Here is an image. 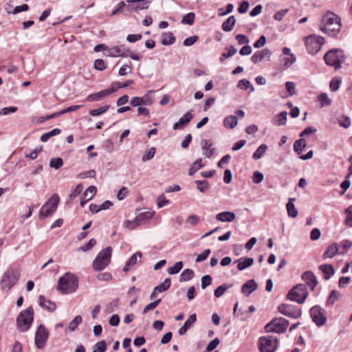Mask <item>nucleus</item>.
<instances>
[{
    "label": "nucleus",
    "mask_w": 352,
    "mask_h": 352,
    "mask_svg": "<svg viewBox=\"0 0 352 352\" xmlns=\"http://www.w3.org/2000/svg\"><path fill=\"white\" fill-rule=\"evenodd\" d=\"M340 18L331 12H327L322 18L320 30L330 36H334L340 32Z\"/></svg>",
    "instance_id": "f257e3e1"
},
{
    "label": "nucleus",
    "mask_w": 352,
    "mask_h": 352,
    "mask_svg": "<svg viewBox=\"0 0 352 352\" xmlns=\"http://www.w3.org/2000/svg\"><path fill=\"white\" fill-rule=\"evenodd\" d=\"M78 286V277L72 273H66L58 279L57 289L63 294H70L74 292Z\"/></svg>",
    "instance_id": "f03ea898"
},
{
    "label": "nucleus",
    "mask_w": 352,
    "mask_h": 352,
    "mask_svg": "<svg viewBox=\"0 0 352 352\" xmlns=\"http://www.w3.org/2000/svg\"><path fill=\"white\" fill-rule=\"evenodd\" d=\"M324 59L327 65L338 69L345 60L344 52L341 50L333 49L327 52L324 56Z\"/></svg>",
    "instance_id": "7ed1b4c3"
},
{
    "label": "nucleus",
    "mask_w": 352,
    "mask_h": 352,
    "mask_svg": "<svg viewBox=\"0 0 352 352\" xmlns=\"http://www.w3.org/2000/svg\"><path fill=\"white\" fill-rule=\"evenodd\" d=\"M34 319V309L32 307L22 311L16 318V325L21 331H28Z\"/></svg>",
    "instance_id": "20e7f679"
},
{
    "label": "nucleus",
    "mask_w": 352,
    "mask_h": 352,
    "mask_svg": "<svg viewBox=\"0 0 352 352\" xmlns=\"http://www.w3.org/2000/svg\"><path fill=\"white\" fill-rule=\"evenodd\" d=\"M112 249L107 247L101 250L93 261V268L96 271L103 270L110 263Z\"/></svg>",
    "instance_id": "39448f33"
},
{
    "label": "nucleus",
    "mask_w": 352,
    "mask_h": 352,
    "mask_svg": "<svg viewBox=\"0 0 352 352\" xmlns=\"http://www.w3.org/2000/svg\"><path fill=\"white\" fill-rule=\"evenodd\" d=\"M60 198L57 194H54L41 207L39 212V219H43L52 215L57 209Z\"/></svg>",
    "instance_id": "423d86ee"
},
{
    "label": "nucleus",
    "mask_w": 352,
    "mask_h": 352,
    "mask_svg": "<svg viewBox=\"0 0 352 352\" xmlns=\"http://www.w3.org/2000/svg\"><path fill=\"white\" fill-rule=\"evenodd\" d=\"M308 296L307 287L305 284H298L287 294V298L292 301L302 304Z\"/></svg>",
    "instance_id": "0eeeda50"
},
{
    "label": "nucleus",
    "mask_w": 352,
    "mask_h": 352,
    "mask_svg": "<svg viewBox=\"0 0 352 352\" xmlns=\"http://www.w3.org/2000/svg\"><path fill=\"white\" fill-rule=\"evenodd\" d=\"M324 43L323 37L317 35H311L306 38L305 46L309 54H316L318 53Z\"/></svg>",
    "instance_id": "6e6552de"
},
{
    "label": "nucleus",
    "mask_w": 352,
    "mask_h": 352,
    "mask_svg": "<svg viewBox=\"0 0 352 352\" xmlns=\"http://www.w3.org/2000/svg\"><path fill=\"white\" fill-rule=\"evenodd\" d=\"M288 325V320L283 318H278L266 324L265 329L267 332L282 333L286 331Z\"/></svg>",
    "instance_id": "1a4fd4ad"
},
{
    "label": "nucleus",
    "mask_w": 352,
    "mask_h": 352,
    "mask_svg": "<svg viewBox=\"0 0 352 352\" xmlns=\"http://www.w3.org/2000/svg\"><path fill=\"white\" fill-rule=\"evenodd\" d=\"M20 276L19 272L16 270H8L3 276L1 281V285L3 289H10L19 280Z\"/></svg>",
    "instance_id": "9d476101"
},
{
    "label": "nucleus",
    "mask_w": 352,
    "mask_h": 352,
    "mask_svg": "<svg viewBox=\"0 0 352 352\" xmlns=\"http://www.w3.org/2000/svg\"><path fill=\"white\" fill-rule=\"evenodd\" d=\"M153 214L154 212L150 210L140 212L137 214L136 217L133 221L126 220L125 225L129 229L133 230L143 222L151 219Z\"/></svg>",
    "instance_id": "9b49d317"
},
{
    "label": "nucleus",
    "mask_w": 352,
    "mask_h": 352,
    "mask_svg": "<svg viewBox=\"0 0 352 352\" xmlns=\"http://www.w3.org/2000/svg\"><path fill=\"white\" fill-rule=\"evenodd\" d=\"M276 338L271 336L261 337L259 339V349L261 352H274L277 347Z\"/></svg>",
    "instance_id": "f8f14e48"
},
{
    "label": "nucleus",
    "mask_w": 352,
    "mask_h": 352,
    "mask_svg": "<svg viewBox=\"0 0 352 352\" xmlns=\"http://www.w3.org/2000/svg\"><path fill=\"white\" fill-rule=\"evenodd\" d=\"M48 337L49 332L47 329L43 324H40L35 333L34 340L36 348L38 349L44 348Z\"/></svg>",
    "instance_id": "ddd939ff"
},
{
    "label": "nucleus",
    "mask_w": 352,
    "mask_h": 352,
    "mask_svg": "<svg viewBox=\"0 0 352 352\" xmlns=\"http://www.w3.org/2000/svg\"><path fill=\"white\" fill-rule=\"evenodd\" d=\"M325 314V311L318 305H315L310 309L311 317L317 326L324 324L327 320Z\"/></svg>",
    "instance_id": "4468645a"
},
{
    "label": "nucleus",
    "mask_w": 352,
    "mask_h": 352,
    "mask_svg": "<svg viewBox=\"0 0 352 352\" xmlns=\"http://www.w3.org/2000/svg\"><path fill=\"white\" fill-rule=\"evenodd\" d=\"M126 3H128L126 10L129 12H138L147 9L151 4L148 0H126Z\"/></svg>",
    "instance_id": "2eb2a0df"
},
{
    "label": "nucleus",
    "mask_w": 352,
    "mask_h": 352,
    "mask_svg": "<svg viewBox=\"0 0 352 352\" xmlns=\"http://www.w3.org/2000/svg\"><path fill=\"white\" fill-rule=\"evenodd\" d=\"M278 311L286 316L298 318L301 315V311L292 305L282 304L278 307Z\"/></svg>",
    "instance_id": "dca6fc26"
},
{
    "label": "nucleus",
    "mask_w": 352,
    "mask_h": 352,
    "mask_svg": "<svg viewBox=\"0 0 352 352\" xmlns=\"http://www.w3.org/2000/svg\"><path fill=\"white\" fill-rule=\"evenodd\" d=\"M272 56V52L267 48H264L261 51H258L252 56V61L256 64L261 61H269Z\"/></svg>",
    "instance_id": "f3484780"
},
{
    "label": "nucleus",
    "mask_w": 352,
    "mask_h": 352,
    "mask_svg": "<svg viewBox=\"0 0 352 352\" xmlns=\"http://www.w3.org/2000/svg\"><path fill=\"white\" fill-rule=\"evenodd\" d=\"M129 50L124 45L115 46L109 50L107 56L110 57H128Z\"/></svg>",
    "instance_id": "a211bd4d"
},
{
    "label": "nucleus",
    "mask_w": 352,
    "mask_h": 352,
    "mask_svg": "<svg viewBox=\"0 0 352 352\" xmlns=\"http://www.w3.org/2000/svg\"><path fill=\"white\" fill-rule=\"evenodd\" d=\"M283 54L285 56L282 59L283 67L284 69H287L296 62V57L294 54L291 53V50L287 47H283Z\"/></svg>",
    "instance_id": "6ab92c4d"
},
{
    "label": "nucleus",
    "mask_w": 352,
    "mask_h": 352,
    "mask_svg": "<svg viewBox=\"0 0 352 352\" xmlns=\"http://www.w3.org/2000/svg\"><path fill=\"white\" fill-rule=\"evenodd\" d=\"M116 91L115 88H109L107 89L102 90L98 93L91 94L89 95L86 101L94 102V101H99L102 100L103 98L108 96Z\"/></svg>",
    "instance_id": "aec40b11"
},
{
    "label": "nucleus",
    "mask_w": 352,
    "mask_h": 352,
    "mask_svg": "<svg viewBox=\"0 0 352 352\" xmlns=\"http://www.w3.org/2000/svg\"><path fill=\"white\" fill-rule=\"evenodd\" d=\"M302 280L306 283V287L308 286L311 290H314L318 285V280L311 271H307L302 275Z\"/></svg>",
    "instance_id": "412c9836"
},
{
    "label": "nucleus",
    "mask_w": 352,
    "mask_h": 352,
    "mask_svg": "<svg viewBox=\"0 0 352 352\" xmlns=\"http://www.w3.org/2000/svg\"><path fill=\"white\" fill-rule=\"evenodd\" d=\"M193 116L191 113L190 111L187 112L185 113L182 118H179V121L175 122L173 126V129L174 130H178L182 129L184 128L186 125H187L190 120L192 119Z\"/></svg>",
    "instance_id": "4be33fe9"
},
{
    "label": "nucleus",
    "mask_w": 352,
    "mask_h": 352,
    "mask_svg": "<svg viewBox=\"0 0 352 352\" xmlns=\"http://www.w3.org/2000/svg\"><path fill=\"white\" fill-rule=\"evenodd\" d=\"M197 316L195 314H191L186 321L184 322V325L179 328L178 331V333L180 336L184 335L188 329H190L193 324L196 322Z\"/></svg>",
    "instance_id": "5701e85b"
},
{
    "label": "nucleus",
    "mask_w": 352,
    "mask_h": 352,
    "mask_svg": "<svg viewBox=\"0 0 352 352\" xmlns=\"http://www.w3.org/2000/svg\"><path fill=\"white\" fill-rule=\"evenodd\" d=\"M142 253L140 252H135L130 258L126 261L123 271L128 272L133 266H134L138 261H140L142 258Z\"/></svg>",
    "instance_id": "b1692460"
},
{
    "label": "nucleus",
    "mask_w": 352,
    "mask_h": 352,
    "mask_svg": "<svg viewBox=\"0 0 352 352\" xmlns=\"http://www.w3.org/2000/svg\"><path fill=\"white\" fill-rule=\"evenodd\" d=\"M39 305L49 311H55L56 306L55 302L46 299L43 296H39Z\"/></svg>",
    "instance_id": "393cba45"
},
{
    "label": "nucleus",
    "mask_w": 352,
    "mask_h": 352,
    "mask_svg": "<svg viewBox=\"0 0 352 352\" xmlns=\"http://www.w3.org/2000/svg\"><path fill=\"white\" fill-rule=\"evenodd\" d=\"M216 219L222 222H231L235 219V214L232 212L226 211L217 214Z\"/></svg>",
    "instance_id": "a878e982"
},
{
    "label": "nucleus",
    "mask_w": 352,
    "mask_h": 352,
    "mask_svg": "<svg viewBox=\"0 0 352 352\" xmlns=\"http://www.w3.org/2000/svg\"><path fill=\"white\" fill-rule=\"evenodd\" d=\"M295 200V198H289L287 204H286L288 216L292 218H296L298 214V210L294 204Z\"/></svg>",
    "instance_id": "bb28decb"
},
{
    "label": "nucleus",
    "mask_w": 352,
    "mask_h": 352,
    "mask_svg": "<svg viewBox=\"0 0 352 352\" xmlns=\"http://www.w3.org/2000/svg\"><path fill=\"white\" fill-rule=\"evenodd\" d=\"M338 252V248L337 243H332L328 247L327 250L323 254L324 258H331L334 257Z\"/></svg>",
    "instance_id": "cd10ccee"
},
{
    "label": "nucleus",
    "mask_w": 352,
    "mask_h": 352,
    "mask_svg": "<svg viewBox=\"0 0 352 352\" xmlns=\"http://www.w3.org/2000/svg\"><path fill=\"white\" fill-rule=\"evenodd\" d=\"M130 104L132 107H140L141 105H147L149 104V102L145 96L144 97H133L131 99Z\"/></svg>",
    "instance_id": "c85d7f7f"
},
{
    "label": "nucleus",
    "mask_w": 352,
    "mask_h": 352,
    "mask_svg": "<svg viewBox=\"0 0 352 352\" xmlns=\"http://www.w3.org/2000/svg\"><path fill=\"white\" fill-rule=\"evenodd\" d=\"M319 269L321 270V272L324 274V278L329 279L331 277V276L333 275L335 270L331 265H321L319 267Z\"/></svg>",
    "instance_id": "c756f323"
},
{
    "label": "nucleus",
    "mask_w": 352,
    "mask_h": 352,
    "mask_svg": "<svg viewBox=\"0 0 352 352\" xmlns=\"http://www.w3.org/2000/svg\"><path fill=\"white\" fill-rule=\"evenodd\" d=\"M162 37L161 43L163 45H170L175 41V37L171 32H164Z\"/></svg>",
    "instance_id": "7c9ffc66"
},
{
    "label": "nucleus",
    "mask_w": 352,
    "mask_h": 352,
    "mask_svg": "<svg viewBox=\"0 0 352 352\" xmlns=\"http://www.w3.org/2000/svg\"><path fill=\"white\" fill-rule=\"evenodd\" d=\"M287 113L282 111L274 118V123L277 126L285 125L287 122Z\"/></svg>",
    "instance_id": "2f4dec72"
},
{
    "label": "nucleus",
    "mask_w": 352,
    "mask_h": 352,
    "mask_svg": "<svg viewBox=\"0 0 352 352\" xmlns=\"http://www.w3.org/2000/svg\"><path fill=\"white\" fill-rule=\"evenodd\" d=\"M236 20L234 16H229L222 24V29L226 32H230L232 30Z\"/></svg>",
    "instance_id": "473e14b6"
},
{
    "label": "nucleus",
    "mask_w": 352,
    "mask_h": 352,
    "mask_svg": "<svg viewBox=\"0 0 352 352\" xmlns=\"http://www.w3.org/2000/svg\"><path fill=\"white\" fill-rule=\"evenodd\" d=\"M212 144L208 140L202 141V149L204 151V155L207 157H210L214 153V148H210Z\"/></svg>",
    "instance_id": "72a5a7b5"
},
{
    "label": "nucleus",
    "mask_w": 352,
    "mask_h": 352,
    "mask_svg": "<svg viewBox=\"0 0 352 352\" xmlns=\"http://www.w3.org/2000/svg\"><path fill=\"white\" fill-rule=\"evenodd\" d=\"M344 223L346 226L352 228V205L344 209Z\"/></svg>",
    "instance_id": "f704fd0d"
},
{
    "label": "nucleus",
    "mask_w": 352,
    "mask_h": 352,
    "mask_svg": "<svg viewBox=\"0 0 352 352\" xmlns=\"http://www.w3.org/2000/svg\"><path fill=\"white\" fill-rule=\"evenodd\" d=\"M194 272L190 269L184 270L180 274L179 281L186 282L191 280L193 278Z\"/></svg>",
    "instance_id": "c9c22d12"
},
{
    "label": "nucleus",
    "mask_w": 352,
    "mask_h": 352,
    "mask_svg": "<svg viewBox=\"0 0 352 352\" xmlns=\"http://www.w3.org/2000/svg\"><path fill=\"white\" fill-rule=\"evenodd\" d=\"M223 124L226 128L233 129L237 124V119L233 116L226 117L223 120Z\"/></svg>",
    "instance_id": "e433bc0d"
},
{
    "label": "nucleus",
    "mask_w": 352,
    "mask_h": 352,
    "mask_svg": "<svg viewBox=\"0 0 352 352\" xmlns=\"http://www.w3.org/2000/svg\"><path fill=\"white\" fill-rule=\"evenodd\" d=\"M305 146H306L305 140L300 138V139L295 141V142L294 144V150L298 154H300V153H301L302 150L305 148Z\"/></svg>",
    "instance_id": "4c0bfd02"
},
{
    "label": "nucleus",
    "mask_w": 352,
    "mask_h": 352,
    "mask_svg": "<svg viewBox=\"0 0 352 352\" xmlns=\"http://www.w3.org/2000/svg\"><path fill=\"white\" fill-rule=\"evenodd\" d=\"M204 166V164L202 163V159L199 158L191 166L189 169V175H193L199 168Z\"/></svg>",
    "instance_id": "58836bf2"
},
{
    "label": "nucleus",
    "mask_w": 352,
    "mask_h": 352,
    "mask_svg": "<svg viewBox=\"0 0 352 352\" xmlns=\"http://www.w3.org/2000/svg\"><path fill=\"white\" fill-rule=\"evenodd\" d=\"M170 283L171 279L170 278H166L162 283L155 287V291H158V293H162L168 290L170 287Z\"/></svg>",
    "instance_id": "ea45409f"
},
{
    "label": "nucleus",
    "mask_w": 352,
    "mask_h": 352,
    "mask_svg": "<svg viewBox=\"0 0 352 352\" xmlns=\"http://www.w3.org/2000/svg\"><path fill=\"white\" fill-rule=\"evenodd\" d=\"M60 132H61L60 129H54L47 133H43L41 136V141L43 142H47L51 137L58 135L60 133Z\"/></svg>",
    "instance_id": "a19ab883"
},
{
    "label": "nucleus",
    "mask_w": 352,
    "mask_h": 352,
    "mask_svg": "<svg viewBox=\"0 0 352 352\" xmlns=\"http://www.w3.org/2000/svg\"><path fill=\"white\" fill-rule=\"evenodd\" d=\"M96 191H97L96 187H95L94 186H90L84 192L82 196L85 199H87V201H89L94 197V195L96 193Z\"/></svg>",
    "instance_id": "79ce46f5"
},
{
    "label": "nucleus",
    "mask_w": 352,
    "mask_h": 352,
    "mask_svg": "<svg viewBox=\"0 0 352 352\" xmlns=\"http://www.w3.org/2000/svg\"><path fill=\"white\" fill-rule=\"evenodd\" d=\"M267 149V146L265 144H261L254 152L253 158L254 160H258L265 153Z\"/></svg>",
    "instance_id": "37998d69"
},
{
    "label": "nucleus",
    "mask_w": 352,
    "mask_h": 352,
    "mask_svg": "<svg viewBox=\"0 0 352 352\" xmlns=\"http://www.w3.org/2000/svg\"><path fill=\"white\" fill-rule=\"evenodd\" d=\"M258 287L257 283L254 280L252 279L247 281L245 284H243V290H248V294H251L252 292L255 291Z\"/></svg>",
    "instance_id": "c03bdc74"
},
{
    "label": "nucleus",
    "mask_w": 352,
    "mask_h": 352,
    "mask_svg": "<svg viewBox=\"0 0 352 352\" xmlns=\"http://www.w3.org/2000/svg\"><path fill=\"white\" fill-rule=\"evenodd\" d=\"M227 50H228L227 52H224L221 54V56L219 58L221 62H223L226 58L234 56L237 52L236 49L235 47H234L233 46L229 47L227 49Z\"/></svg>",
    "instance_id": "a18cd8bd"
},
{
    "label": "nucleus",
    "mask_w": 352,
    "mask_h": 352,
    "mask_svg": "<svg viewBox=\"0 0 352 352\" xmlns=\"http://www.w3.org/2000/svg\"><path fill=\"white\" fill-rule=\"evenodd\" d=\"M133 83V80H127L125 82H114L111 85L109 88H115L116 91L118 89L125 88Z\"/></svg>",
    "instance_id": "49530a36"
},
{
    "label": "nucleus",
    "mask_w": 352,
    "mask_h": 352,
    "mask_svg": "<svg viewBox=\"0 0 352 352\" xmlns=\"http://www.w3.org/2000/svg\"><path fill=\"white\" fill-rule=\"evenodd\" d=\"M110 107V105H104L96 109L89 111V114L92 116H98L107 112Z\"/></svg>",
    "instance_id": "de8ad7c7"
},
{
    "label": "nucleus",
    "mask_w": 352,
    "mask_h": 352,
    "mask_svg": "<svg viewBox=\"0 0 352 352\" xmlns=\"http://www.w3.org/2000/svg\"><path fill=\"white\" fill-rule=\"evenodd\" d=\"M82 319L80 316H76L74 320L69 324V329L72 331H75L78 326L82 322Z\"/></svg>",
    "instance_id": "09e8293b"
},
{
    "label": "nucleus",
    "mask_w": 352,
    "mask_h": 352,
    "mask_svg": "<svg viewBox=\"0 0 352 352\" xmlns=\"http://www.w3.org/2000/svg\"><path fill=\"white\" fill-rule=\"evenodd\" d=\"M96 244V240L94 239H91L87 243H85L83 245L80 246L78 250L82 252H86L87 250L93 248Z\"/></svg>",
    "instance_id": "8fccbe9b"
},
{
    "label": "nucleus",
    "mask_w": 352,
    "mask_h": 352,
    "mask_svg": "<svg viewBox=\"0 0 352 352\" xmlns=\"http://www.w3.org/2000/svg\"><path fill=\"white\" fill-rule=\"evenodd\" d=\"M183 267V263L182 261H178L175 263L173 267H170L168 269V272L169 274H176L180 272V270Z\"/></svg>",
    "instance_id": "3c124183"
},
{
    "label": "nucleus",
    "mask_w": 352,
    "mask_h": 352,
    "mask_svg": "<svg viewBox=\"0 0 352 352\" xmlns=\"http://www.w3.org/2000/svg\"><path fill=\"white\" fill-rule=\"evenodd\" d=\"M63 165V159L60 157L52 158L50 161V166L55 169H59Z\"/></svg>",
    "instance_id": "603ef678"
},
{
    "label": "nucleus",
    "mask_w": 352,
    "mask_h": 352,
    "mask_svg": "<svg viewBox=\"0 0 352 352\" xmlns=\"http://www.w3.org/2000/svg\"><path fill=\"white\" fill-rule=\"evenodd\" d=\"M195 19V14L193 12H189L183 16L182 23L184 24L192 25Z\"/></svg>",
    "instance_id": "864d4df0"
},
{
    "label": "nucleus",
    "mask_w": 352,
    "mask_h": 352,
    "mask_svg": "<svg viewBox=\"0 0 352 352\" xmlns=\"http://www.w3.org/2000/svg\"><path fill=\"white\" fill-rule=\"evenodd\" d=\"M195 184L197 189L201 192H205L209 187L208 182L206 180H196Z\"/></svg>",
    "instance_id": "5fc2aeb1"
},
{
    "label": "nucleus",
    "mask_w": 352,
    "mask_h": 352,
    "mask_svg": "<svg viewBox=\"0 0 352 352\" xmlns=\"http://www.w3.org/2000/svg\"><path fill=\"white\" fill-rule=\"evenodd\" d=\"M318 100L320 103L321 107L329 106L331 103V100L329 98L327 94H321L318 96Z\"/></svg>",
    "instance_id": "6e6d98bb"
},
{
    "label": "nucleus",
    "mask_w": 352,
    "mask_h": 352,
    "mask_svg": "<svg viewBox=\"0 0 352 352\" xmlns=\"http://www.w3.org/2000/svg\"><path fill=\"white\" fill-rule=\"evenodd\" d=\"M107 344L104 340L98 342L95 346L93 352H105Z\"/></svg>",
    "instance_id": "4d7b16f0"
},
{
    "label": "nucleus",
    "mask_w": 352,
    "mask_h": 352,
    "mask_svg": "<svg viewBox=\"0 0 352 352\" xmlns=\"http://www.w3.org/2000/svg\"><path fill=\"white\" fill-rule=\"evenodd\" d=\"M161 302V299L159 298L157 300H155V301L148 304L145 307L144 309H143V314H146L147 312H148L149 311L151 310H153L155 308H156L159 304Z\"/></svg>",
    "instance_id": "13d9d810"
},
{
    "label": "nucleus",
    "mask_w": 352,
    "mask_h": 352,
    "mask_svg": "<svg viewBox=\"0 0 352 352\" xmlns=\"http://www.w3.org/2000/svg\"><path fill=\"white\" fill-rule=\"evenodd\" d=\"M229 288L226 284L219 286L214 292V294L217 298H220L225 292Z\"/></svg>",
    "instance_id": "bf43d9fd"
},
{
    "label": "nucleus",
    "mask_w": 352,
    "mask_h": 352,
    "mask_svg": "<svg viewBox=\"0 0 352 352\" xmlns=\"http://www.w3.org/2000/svg\"><path fill=\"white\" fill-rule=\"evenodd\" d=\"M126 5L124 1L118 3L112 11L111 15H116L123 11L124 8H126Z\"/></svg>",
    "instance_id": "052dcab7"
},
{
    "label": "nucleus",
    "mask_w": 352,
    "mask_h": 352,
    "mask_svg": "<svg viewBox=\"0 0 352 352\" xmlns=\"http://www.w3.org/2000/svg\"><path fill=\"white\" fill-rule=\"evenodd\" d=\"M94 68L96 70L103 71L107 68V65L102 59H96L94 62Z\"/></svg>",
    "instance_id": "680f3d73"
},
{
    "label": "nucleus",
    "mask_w": 352,
    "mask_h": 352,
    "mask_svg": "<svg viewBox=\"0 0 352 352\" xmlns=\"http://www.w3.org/2000/svg\"><path fill=\"white\" fill-rule=\"evenodd\" d=\"M219 344V338H214V340H211L206 348V352H209L217 347V346Z\"/></svg>",
    "instance_id": "e2e57ef3"
},
{
    "label": "nucleus",
    "mask_w": 352,
    "mask_h": 352,
    "mask_svg": "<svg viewBox=\"0 0 352 352\" xmlns=\"http://www.w3.org/2000/svg\"><path fill=\"white\" fill-rule=\"evenodd\" d=\"M155 152H156V148L155 147H151L149 149L148 152L142 156V162H146V161L153 159L155 154Z\"/></svg>",
    "instance_id": "0e129e2a"
},
{
    "label": "nucleus",
    "mask_w": 352,
    "mask_h": 352,
    "mask_svg": "<svg viewBox=\"0 0 352 352\" xmlns=\"http://www.w3.org/2000/svg\"><path fill=\"white\" fill-rule=\"evenodd\" d=\"M212 283V278L210 275H205L201 278V286L202 289H205L206 287Z\"/></svg>",
    "instance_id": "69168bd1"
},
{
    "label": "nucleus",
    "mask_w": 352,
    "mask_h": 352,
    "mask_svg": "<svg viewBox=\"0 0 352 352\" xmlns=\"http://www.w3.org/2000/svg\"><path fill=\"white\" fill-rule=\"evenodd\" d=\"M285 87L289 96H294L296 94V85L294 82L288 81L286 82Z\"/></svg>",
    "instance_id": "338daca9"
},
{
    "label": "nucleus",
    "mask_w": 352,
    "mask_h": 352,
    "mask_svg": "<svg viewBox=\"0 0 352 352\" xmlns=\"http://www.w3.org/2000/svg\"><path fill=\"white\" fill-rule=\"evenodd\" d=\"M120 319L118 314H113L109 320V323L112 327H117L119 325Z\"/></svg>",
    "instance_id": "774afa93"
}]
</instances>
